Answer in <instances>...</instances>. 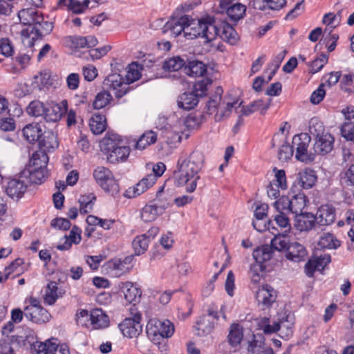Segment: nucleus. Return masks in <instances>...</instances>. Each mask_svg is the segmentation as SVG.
<instances>
[{
    "mask_svg": "<svg viewBox=\"0 0 354 354\" xmlns=\"http://www.w3.org/2000/svg\"><path fill=\"white\" fill-rule=\"evenodd\" d=\"M204 160L203 155L200 151H193L189 158L179 163L178 174L176 183L178 186L186 185V192L192 193L195 191L197 182L200 178L198 172L202 168Z\"/></svg>",
    "mask_w": 354,
    "mask_h": 354,
    "instance_id": "1",
    "label": "nucleus"
},
{
    "mask_svg": "<svg viewBox=\"0 0 354 354\" xmlns=\"http://www.w3.org/2000/svg\"><path fill=\"white\" fill-rule=\"evenodd\" d=\"M218 34L219 29L213 17L207 16L201 19H193L189 17V22L185 30V37L189 39L201 37L206 42H209L216 39Z\"/></svg>",
    "mask_w": 354,
    "mask_h": 354,
    "instance_id": "2",
    "label": "nucleus"
},
{
    "mask_svg": "<svg viewBox=\"0 0 354 354\" xmlns=\"http://www.w3.org/2000/svg\"><path fill=\"white\" fill-rule=\"evenodd\" d=\"M148 337L155 344H160V340L171 337L174 333V324L168 319L156 318L149 319L146 326Z\"/></svg>",
    "mask_w": 354,
    "mask_h": 354,
    "instance_id": "3",
    "label": "nucleus"
},
{
    "mask_svg": "<svg viewBox=\"0 0 354 354\" xmlns=\"http://www.w3.org/2000/svg\"><path fill=\"white\" fill-rule=\"evenodd\" d=\"M208 84H210L208 81H199L194 84L192 91L180 95L177 100L178 107L187 111L193 109L198 104L200 98L206 95Z\"/></svg>",
    "mask_w": 354,
    "mask_h": 354,
    "instance_id": "4",
    "label": "nucleus"
},
{
    "mask_svg": "<svg viewBox=\"0 0 354 354\" xmlns=\"http://www.w3.org/2000/svg\"><path fill=\"white\" fill-rule=\"evenodd\" d=\"M223 93V88L218 86L214 93L209 97V100L206 104L207 113L208 114H212L217 111L214 115V120L216 122H220L228 117L232 112V108L237 104V101H234L232 102H227L224 107L218 106L221 104Z\"/></svg>",
    "mask_w": 354,
    "mask_h": 354,
    "instance_id": "5",
    "label": "nucleus"
},
{
    "mask_svg": "<svg viewBox=\"0 0 354 354\" xmlns=\"http://www.w3.org/2000/svg\"><path fill=\"white\" fill-rule=\"evenodd\" d=\"M52 22L43 21L36 23L32 28H26L21 31V40L24 46L30 48L34 46L35 41L43 36L50 34L53 30Z\"/></svg>",
    "mask_w": 354,
    "mask_h": 354,
    "instance_id": "6",
    "label": "nucleus"
},
{
    "mask_svg": "<svg viewBox=\"0 0 354 354\" xmlns=\"http://www.w3.org/2000/svg\"><path fill=\"white\" fill-rule=\"evenodd\" d=\"M104 151L106 153L107 160L112 164H118L127 160L130 153V147L122 146L120 142H116L111 138L102 140Z\"/></svg>",
    "mask_w": 354,
    "mask_h": 354,
    "instance_id": "7",
    "label": "nucleus"
},
{
    "mask_svg": "<svg viewBox=\"0 0 354 354\" xmlns=\"http://www.w3.org/2000/svg\"><path fill=\"white\" fill-rule=\"evenodd\" d=\"M310 136L306 133L295 135L292 141L293 149H295V158L299 161L310 163L315 160V153L308 150Z\"/></svg>",
    "mask_w": 354,
    "mask_h": 354,
    "instance_id": "8",
    "label": "nucleus"
},
{
    "mask_svg": "<svg viewBox=\"0 0 354 354\" xmlns=\"http://www.w3.org/2000/svg\"><path fill=\"white\" fill-rule=\"evenodd\" d=\"M93 177L97 184L111 196L119 193V185L112 172L106 167H98L93 171Z\"/></svg>",
    "mask_w": 354,
    "mask_h": 354,
    "instance_id": "9",
    "label": "nucleus"
},
{
    "mask_svg": "<svg viewBox=\"0 0 354 354\" xmlns=\"http://www.w3.org/2000/svg\"><path fill=\"white\" fill-rule=\"evenodd\" d=\"M129 310L132 317L124 319L118 327L124 337H137L142 331V325L140 324L141 314L132 308H130Z\"/></svg>",
    "mask_w": 354,
    "mask_h": 354,
    "instance_id": "10",
    "label": "nucleus"
},
{
    "mask_svg": "<svg viewBox=\"0 0 354 354\" xmlns=\"http://www.w3.org/2000/svg\"><path fill=\"white\" fill-rule=\"evenodd\" d=\"M291 318L290 315H287L286 319H281L279 322L274 323L270 325L269 324V318L264 317L261 319V324L263 330L265 334H272L277 331H281L284 333L286 337L290 335L292 333V328L293 326L292 320H289Z\"/></svg>",
    "mask_w": 354,
    "mask_h": 354,
    "instance_id": "11",
    "label": "nucleus"
},
{
    "mask_svg": "<svg viewBox=\"0 0 354 354\" xmlns=\"http://www.w3.org/2000/svg\"><path fill=\"white\" fill-rule=\"evenodd\" d=\"M103 88L113 91L115 97L118 99L125 95L129 89V86L118 73L108 75L103 81Z\"/></svg>",
    "mask_w": 354,
    "mask_h": 354,
    "instance_id": "12",
    "label": "nucleus"
},
{
    "mask_svg": "<svg viewBox=\"0 0 354 354\" xmlns=\"http://www.w3.org/2000/svg\"><path fill=\"white\" fill-rule=\"evenodd\" d=\"M277 297V291L268 284L262 286L256 292L258 305L263 309L270 308L276 301Z\"/></svg>",
    "mask_w": 354,
    "mask_h": 354,
    "instance_id": "13",
    "label": "nucleus"
},
{
    "mask_svg": "<svg viewBox=\"0 0 354 354\" xmlns=\"http://www.w3.org/2000/svg\"><path fill=\"white\" fill-rule=\"evenodd\" d=\"M334 137L329 133L317 135L313 145L315 157L316 154L324 156L332 151L334 147Z\"/></svg>",
    "mask_w": 354,
    "mask_h": 354,
    "instance_id": "14",
    "label": "nucleus"
},
{
    "mask_svg": "<svg viewBox=\"0 0 354 354\" xmlns=\"http://www.w3.org/2000/svg\"><path fill=\"white\" fill-rule=\"evenodd\" d=\"M156 182V176L147 175L142 178L135 186L127 189L124 193V196L128 198L140 196L153 186Z\"/></svg>",
    "mask_w": 354,
    "mask_h": 354,
    "instance_id": "15",
    "label": "nucleus"
},
{
    "mask_svg": "<svg viewBox=\"0 0 354 354\" xmlns=\"http://www.w3.org/2000/svg\"><path fill=\"white\" fill-rule=\"evenodd\" d=\"M18 17L20 22L32 28L36 23L43 21V15L36 8H28L21 9L18 12Z\"/></svg>",
    "mask_w": 354,
    "mask_h": 354,
    "instance_id": "16",
    "label": "nucleus"
},
{
    "mask_svg": "<svg viewBox=\"0 0 354 354\" xmlns=\"http://www.w3.org/2000/svg\"><path fill=\"white\" fill-rule=\"evenodd\" d=\"M209 317H212L213 318L217 319L218 318L217 309H215L213 306L209 307L207 310V315H204L196 323V326H195V328L198 331V335L203 336L207 335L211 333L214 328V323L209 322L208 319Z\"/></svg>",
    "mask_w": 354,
    "mask_h": 354,
    "instance_id": "17",
    "label": "nucleus"
},
{
    "mask_svg": "<svg viewBox=\"0 0 354 354\" xmlns=\"http://www.w3.org/2000/svg\"><path fill=\"white\" fill-rule=\"evenodd\" d=\"M48 176V174L46 168L37 169L29 165L21 173V177L27 178L31 184H41L46 180Z\"/></svg>",
    "mask_w": 354,
    "mask_h": 354,
    "instance_id": "18",
    "label": "nucleus"
},
{
    "mask_svg": "<svg viewBox=\"0 0 354 354\" xmlns=\"http://www.w3.org/2000/svg\"><path fill=\"white\" fill-rule=\"evenodd\" d=\"M315 218L316 223L319 225H330L335 221V209L330 205H323L317 209Z\"/></svg>",
    "mask_w": 354,
    "mask_h": 354,
    "instance_id": "19",
    "label": "nucleus"
},
{
    "mask_svg": "<svg viewBox=\"0 0 354 354\" xmlns=\"http://www.w3.org/2000/svg\"><path fill=\"white\" fill-rule=\"evenodd\" d=\"M189 22V16L183 15L180 18H172L168 21L162 28V32H167L170 31L171 34L177 37L182 32L185 33L187 24Z\"/></svg>",
    "mask_w": 354,
    "mask_h": 354,
    "instance_id": "20",
    "label": "nucleus"
},
{
    "mask_svg": "<svg viewBox=\"0 0 354 354\" xmlns=\"http://www.w3.org/2000/svg\"><path fill=\"white\" fill-rule=\"evenodd\" d=\"M66 290L62 287H59L55 281H50L45 289L44 296V302L48 305H53L56 301L65 295Z\"/></svg>",
    "mask_w": 354,
    "mask_h": 354,
    "instance_id": "21",
    "label": "nucleus"
},
{
    "mask_svg": "<svg viewBox=\"0 0 354 354\" xmlns=\"http://www.w3.org/2000/svg\"><path fill=\"white\" fill-rule=\"evenodd\" d=\"M24 316L28 320L36 324L46 323L50 317L48 312L43 307H26Z\"/></svg>",
    "mask_w": 354,
    "mask_h": 354,
    "instance_id": "22",
    "label": "nucleus"
},
{
    "mask_svg": "<svg viewBox=\"0 0 354 354\" xmlns=\"http://www.w3.org/2000/svg\"><path fill=\"white\" fill-rule=\"evenodd\" d=\"M38 146L40 150L46 152L55 150L59 146L57 135L51 130L44 131L38 141Z\"/></svg>",
    "mask_w": 354,
    "mask_h": 354,
    "instance_id": "23",
    "label": "nucleus"
},
{
    "mask_svg": "<svg viewBox=\"0 0 354 354\" xmlns=\"http://www.w3.org/2000/svg\"><path fill=\"white\" fill-rule=\"evenodd\" d=\"M165 209V207L163 205L156 203L147 204L142 209L141 218L145 222L153 221L164 213Z\"/></svg>",
    "mask_w": 354,
    "mask_h": 354,
    "instance_id": "24",
    "label": "nucleus"
},
{
    "mask_svg": "<svg viewBox=\"0 0 354 354\" xmlns=\"http://www.w3.org/2000/svg\"><path fill=\"white\" fill-rule=\"evenodd\" d=\"M316 223L315 215L310 213L299 214L295 215V227L300 232L311 230Z\"/></svg>",
    "mask_w": 354,
    "mask_h": 354,
    "instance_id": "25",
    "label": "nucleus"
},
{
    "mask_svg": "<svg viewBox=\"0 0 354 354\" xmlns=\"http://www.w3.org/2000/svg\"><path fill=\"white\" fill-rule=\"evenodd\" d=\"M272 99L269 98L266 102L263 100H257L248 105L243 106L239 111L243 115H249L255 111H260L261 115H264L269 109Z\"/></svg>",
    "mask_w": 354,
    "mask_h": 354,
    "instance_id": "26",
    "label": "nucleus"
},
{
    "mask_svg": "<svg viewBox=\"0 0 354 354\" xmlns=\"http://www.w3.org/2000/svg\"><path fill=\"white\" fill-rule=\"evenodd\" d=\"M307 256L306 248L298 242H292L289 244L286 257L288 259L299 262L304 261Z\"/></svg>",
    "mask_w": 354,
    "mask_h": 354,
    "instance_id": "27",
    "label": "nucleus"
},
{
    "mask_svg": "<svg viewBox=\"0 0 354 354\" xmlns=\"http://www.w3.org/2000/svg\"><path fill=\"white\" fill-rule=\"evenodd\" d=\"M89 320L93 329H102L109 324V317L99 308L93 309L90 312Z\"/></svg>",
    "mask_w": 354,
    "mask_h": 354,
    "instance_id": "28",
    "label": "nucleus"
},
{
    "mask_svg": "<svg viewBox=\"0 0 354 354\" xmlns=\"http://www.w3.org/2000/svg\"><path fill=\"white\" fill-rule=\"evenodd\" d=\"M121 288L124 292L125 300L129 304H133L131 308L136 309L134 308L135 304L140 300L142 294L141 290L129 281L122 283Z\"/></svg>",
    "mask_w": 354,
    "mask_h": 354,
    "instance_id": "29",
    "label": "nucleus"
},
{
    "mask_svg": "<svg viewBox=\"0 0 354 354\" xmlns=\"http://www.w3.org/2000/svg\"><path fill=\"white\" fill-rule=\"evenodd\" d=\"M317 180L316 173L310 169H305L300 171L297 175V180L303 189L313 187Z\"/></svg>",
    "mask_w": 354,
    "mask_h": 354,
    "instance_id": "30",
    "label": "nucleus"
},
{
    "mask_svg": "<svg viewBox=\"0 0 354 354\" xmlns=\"http://www.w3.org/2000/svg\"><path fill=\"white\" fill-rule=\"evenodd\" d=\"M268 210V205L267 204L263 203L258 205L254 210V216L257 221H254L252 223L253 227L257 231L261 232L265 230L266 228L270 230V227L272 226V228H274L273 225V221L269 220L268 222V225L264 224L262 227L259 223V221H261L267 217V212Z\"/></svg>",
    "mask_w": 354,
    "mask_h": 354,
    "instance_id": "31",
    "label": "nucleus"
},
{
    "mask_svg": "<svg viewBox=\"0 0 354 354\" xmlns=\"http://www.w3.org/2000/svg\"><path fill=\"white\" fill-rule=\"evenodd\" d=\"M207 70V66L203 62L196 59L189 61L183 68L184 73L193 77H203Z\"/></svg>",
    "mask_w": 354,
    "mask_h": 354,
    "instance_id": "32",
    "label": "nucleus"
},
{
    "mask_svg": "<svg viewBox=\"0 0 354 354\" xmlns=\"http://www.w3.org/2000/svg\"><path fill=\"white\" fill-rule=\"evenodd\" d=\"M27 185L23 180L12 179L8 183L6 192L12 198H21L25 193Z\"/></svg>",
    "mask_w": 354,
    "mask_h": 354,
    "instance_id": "33",
    "label": "nucleus"
},
{
    "mask_svg": "<svg viewBox=\"0 0 354 354\" xmlns=\"http://www.w3.org/2000/svg\"><path fill=\"white\" fill-rule=\"evenodd\" d=\"M43 131L39 123H30L23 129L24 138L30 143L38 142Z\"/></svg>",
    "mask_w": 354,
    "mask_h": 354,
    "instance_id": "34",
    "label": "nucleus"
},
{
    "mask_svg": "<svg viewBox=\"0 0 354 354\" xmlns=\"http://www.w3.org/2000/svg\"><path fill=\"white\" fill-rule=\"evenodd\" d=\"M64 113V109H62L60 104L52 103L46 106L44 118L47 122H55L60 120Z\"/></svg>",
    "mask_w": 354,
    "mask_h": 354,
    "instance_id": "35",
    "label": "nucleus"
},
{
    "mask_svg": "<svg viewBox=\"0 0 354 354\" xmlns=\"http://www.w3.org/2000/svg\"><path fill=\"white\" fill-rule=\"evenodd\" d=\"M243 337V327L236 323H234L230 326L227 340L229 344L236 347L239 345Z\"/></svg>",
    "mask_w": 354,
    "mask_h": 354,
    "instance_id": "36",
    "label": "nucleus"
},
{
    "mask_svg": "<svg viewBox=\"0 0 354 354\" xmlns=\"http://www.w3.org/2000/svg\"><path fill=\"white\" fill-rule=\"evenodd\" d=\"M89 127L94 134H101L106 128L105 116L99 113L94 114L90 119Z\"/></svg>",
    "mask_w": 354,
    "mask_h": 354,
    "instance_id": "37",
    "label": "nucleus"
},
{
    "mask_svg": "<svg viewBox=\"0 0 354 354\" xmlns=\"http://www.w3.org/2000/svg\"><path fill=\"white\" fill-rule=\"evenodd\" d=\"M245 6L238 1H236L232 6L227 7L223 11L225 12V13L231 20L237 21L243 17V16L245 15Z\"/></svg>",
    "mask_w": 354,
    "mask_h": 354,
    "instance_id": "38",
    "label": "nucleus"
},
{
    "mask_svg": "<svg viewBox=\"0 0 354 354\" xmlns=\"http://www.w3.org/2000/svg\"><path fill=\"white\" fill-rule=\"evenodd\" d=\"M306 205V197L302 193H299L290 198V212L292 214L297 215L302 213Z\"/></svg>",
    "mask_w": 354,
    "mask_h": 354,
    "instance_id": "39",
    "label": "nucleus"
},
{
    "mask_svg": "<svg viewBox=\"0 0 354 354\" xmlns=\"http://www.w3.org/2000/svg\"><path fill=\"white\" fill-rule=\"evenodd\" d=\"M273 251L269 245H263L253 252V257L257 264L261 265L263 263L270 260L272 257Z\"/></svg>",
    "mask_w": 354,
    "mask_h": 354,
    "instance_id": "40",
    "label": "nucleus"
},
{
    "mask_svg": "<svg viewBox=\"0 0 354 354\" xmlns=\"http://www.w3.org/2000/svg\"><path fill=\"white\" fill-rule=\"evenodd\" d=\"M48 159L47 152L39 149L32 155L29 161V166L35 167L37 169L46 168Z\"/></svg>",
    "mask_w": 354,
    "mask_h": 354,
    "instance_id": "41",
    "label": "nucleus"
},
{
    "mask_svg": "<svg viewBox=\"0 0 354 354\" xmlns=\"http://www.w3.org/2000/svg\"><path fill=\"white\" fill-rule=\"evenodd\" d=\"M156 140V133L153 131H147L138 138L134 145V147L139 150L145 149L147 146L155 143Z\"/></svg>",
    "mask_w": 354,
    "mask_h": 354,
    "instance_id": "42",
    "label": "nucleus"
},
{
    "mask_svg": "<svg viewBox=\"0 0 354 354\" xmlns=\"http://www.w3.org/2000/svg\"><path fill=\"white\" fill-rule=\"evenodd\" d=\"M218 28L219 29V34L217 36L232 45L236 42L237 35L232 26L228 24H223L220 27L218 26Z\"/></svg>",
    "mask_w": 354,
    "mask_h": 354,
    "instance_id": "43",
    "label": "nucleus"
},
{
    "mask_svg": "<svg viewBox=\"0 0 354 354\" xmlns=\"http://www.w3.org/2000/svg\"><path fill=\"white\" fill-rule=\"evenodd\" d=\"M318 245L324 249H337L341 243L333 234L324 233L320 236Z\"/></svg>",
    "mask_w": 354,
    "mask_h": 354,
    "instance_id": "44",
    "label": "nucleus"
},
{
    "mask_svg": "<svg viewBox=\"0 0 354 354\" xmlns=\"http://www.w3.org/2000/svg\"><path fill=\"white\" fill-rule=\"evenodd\" d=\"M109 274L113 277H120L127 272L128 268L121 259H111L107 263Z\"/></svg>",
    "mask_w": 354,
    "mask_h": 354,
    "instance_id": "45",
    "label": "nucleus"
},
{
    "mask_svg": "<svg viewBox=\"0 0 354 354\" xmlns=\"http://www.w3.org/2000/svg\"><path fill=\"white\" fill-rule=\"evenodd\" d=\"M185 66V60L179 56H176L165 60L162 64V69L169 72L178 71Z\"/></svg>",
    "mask_w": 354,
    "mask_h": 354,
    "instance_id": "46",
    "label": "nucleus"
},
{
    "mask_svg": "<svg viewBox=\"0 0 354 354\" xmlns=\"http://www.w3.org/2000/svg\"><path fill=\"white\" fill-rule=\"evenodd\" d=\"M32 84L35 88L39 90L48 88L49 86L52 85L50 72L44 71L40 72L37 75H35Z\"/></svg>",
    "mask_w": 354,
    "mask_h": 354,
    "instance_id": "47",
    "label": "nucleus"
},
{
    "mask_svg": "<svg viewBox=\"0 0 354 354\" xmlns=\"http://www.w3.org/2000/svg\"><path fill=\"white\" fill-rule=\"evenodd\" d=\"M149 239L145 235L137 236L132 242V246L136 255L144 254L149 246Z\"/></svg>",
    "mask_w": 354,
    "mask_h": 354,
    "instance_id": "48",
    "label": "nucleus"
},
{
    "mask_svg": "<svg viewBox=\"0 0 354 354\" xmlns=\"http://www.w3.org/2000/svg\"><path fill=\"white\" fill-rule=\"evenodd\" d=\"M95 200L96 197L93 194L81 196L79 198L80 213L85 214L89 212L93 209L94 201Z\"/></svg>",
    "mask_w": 354,
    "mask_h": 354,
    "instance_id": "49",
    "label": "nucleus"
},
{
    "mask_svg": "<svg viewBox=\"0 0 354 354\" xmlns=\"http://www.w3.org/2000/svg\"><path fill=\"white\" fill-rule=\"evenodd\" d=\"M290 243L288 239L286 236L279 234L272 239L271 243L269 245L272 247L273 252L274 250L287 252Z\"/></svg>",
    "mask_w": 354,
    "mask_h": 354,
    "instance_id": "50",
    "label": "nucleus"
},
{
    "mask_svg": "<svg viewBox=\"0 0 354 354\" xmlns=\"http://www.w3.org/2000/svg\"><path fill=\"white\" fill-rule=\"evenodd\" d=\"M265 344L263 337L259 336L258 338L253 335L252 340L248 342V351L249 354H262L264 351Z\"/></svg>",
    "mask_w": 354,
    "mask_h": 354,
    "instance_id": "51",
    "label": "nucleus"
},
{
    "mask_svg": "<svg viewBox=\"0 0 354 354\" xmlns=\"http://www.w3.org/2000/svg\"><path fill=\"white\" fill-rule=\"evenodd\" d=\"M112 95L107 91H102L97 94L93 103L95 109H100L105 107L112 100Z\"/></svg>",
    "mask_w": 354,
    "mask_h": 354,
    "instance_id": "52",
    "label": "nucleus"
},
{
    "mask_svg": "<svg viewBox=\"0 0 354 354\" xmlns=\"http://www.w3.org/2000/svg\"><path fill=\"white\" fill-rule=\"evenodd\" d=\"M46 105L39 101H32L27 107V113L34 117L44 116Z\"/></svg>",
    "mask_w": 354,
    "mask_h": 354,
    "instance_id": "53",
    "label": "nucleus"
},
{
    "mask_svg": "<svg viewBox=\"0 0 354 354\" xmlns=\"http://www.w3.org/2000/svg\"><path fill=\"white\" fill-rule=\"evenodd\" d=\"M55 346V338L46 340L45 342H37L34 348L37 354H51L53 346Z\"/></svg>",
    "mask_w": 354,
    "mask_h": 354,
    "instance_id": "54",
    "label": "nucleus"
},
{
    "mask_svg": "<svg viewBox=\"0 0 354 354\" xmlns=\"http://www.w3.org/2000/svg\"><path fill=\"white\" fill-rule=\"evenodd\" d=\"M89 3V0H84L83 2L78 0H68L67 7L68 9L71 10L73 12L80 14L84 12L87 9Z\"/></svg>",
    "mask_w": 354,
    "mask_h": 354,
    "instance_id": "55",
    "label": "nucleus"
},
{
    "mask_svg": "<svg viewBox=\"0 0 354 354\" xmlns=\"http://www.w3.org/2000/svg\"><path fill=\"white\" fill-rule=\"evenodd\" d=\"M292 145H290L286 142L283 143L278 151V158L283 162L288 161L293 154Z\"/></svg>",
    "mask_w": 354,
    "mask_h": 354,
    "instance_id": "56",
    "label": "nucleus"
},
{
    "mask_svg": "<svg viewBox=\"0 0 354 354\" xmlns=\"http://www.w3.org/2000/svg\"><path fill=\"white\" fill-rule=\"evenodd\" d=\"M275 171L274 179L271 183H275V185L280 187V189L285 190L287 188V180L286 172L283 169L277 170L274 169Z\"/></svg>",
    "mask_w": 354,
    "mask_h": 354,
    "instance_id": "57",
    "label": "nucleus"
},
{
    "mask_svg": "<svg viewBox=\"0 0 354 354\" xmlns=\"http://www.w3.org/2000/svg\"><path fill=\"white\" fill-rule=\"evenodd\" d=\"M341 134L346 140H354V122H345L342 126Z\"/></svg>",
    "mask_w": 354,
    "mask_h": 354,
    "instance_id": "58",
    "label": "nucleus"
},
{
    "mask_svg": "<svg viewBox=\"0 0 354 354\" xmlns=\"http://www.w3.org/2000/svg\"><path fill=\"white\" fill-rule=\"evenodd\" d=\"M340 84L342 89L349 93H354V74L344 75L340 80Z\"/></svg>",
    "mask_w": 354,
    "mask_h": 354,
    "instance_id": "59",
    "label": "nucleus"
},
{
    "mask_svg": "<svg viewBox=\"0 0 354 354\" xmlns=\"http://www.w3.org/2000/svg\"><path fill=\"white\" fill-rule=\"evenodd\" d=\"M141 77L140 72L138 70V64H131L126 75V80L127 84L129 86V84L134 82L136 80H138Z\"/></svg>",
    "mask_w": 354,
    "mask_h": 354,
    "instance_id": "60",
    "label": "nucleus"
},
{
    "mask_svg": "<svg viewBox=\"0 0 354 354\" xmlns=\"http://www.w3.org/2000/svg\"><path fill=\"white\" fill-rule=\"evenodd\" d=\"M14 48L11 41L8 38L0 39V54L5 57H10L13 55Z\"/></svg>",
    "mask_w": 354,
    "mask_h": 354,
    "instance_id": "61",
    "label": "nucleus"
},
{
    "mask_svg": "<svg viewBox=\"0 0 354 354\" xmlns=\"http://www.w3.org/2000/svg\"><path fill=\"white\" fill-rule=\"evenodd\" d=\"M274 221L275 223L284 232H289L290 230V224L289 218L285 214H278L274 216Z\"/></svg>",
    "mask_w": 354,
    "mask_h": 354,
    "instance_id": "62",
    "label": "nucleus"
},
{
    "mask_svg": "<svg viewBox=\"0 0 354 354\" xmlns=\"http://www.w3.org/2000/svg\"><path fill=\"white\" fill-rule=\"evenodd\" d=\"M324 86V84H321L319 87L313 92L310 97V101L312 104H318L323 100L326 95Z\"/></svg>",
    "mask_w": 354,
    "mask_h": 354,
    "instance_id": "63",
    "label": "nucleus"
},
{
    "mask_svg": "<svg viewBox=\"0 0 354 354\" xmlns=\"http://www.w3.org/2000/svg\"><path fill=\"white\" fill-rule=\"evenodd\" d=\"M324 127L322 122L318 120L317 118H312L310 121L309 131L310 133L317 138L318 136H321L324 131Z\"/></svg>",
    "mask_w": 354,
    "mask_h": 354,
    "instance_id": "64",
    "label": "nucleus"
}]
</instances>
